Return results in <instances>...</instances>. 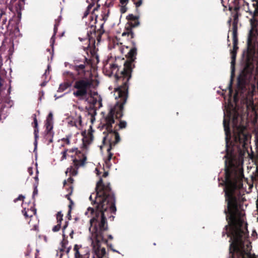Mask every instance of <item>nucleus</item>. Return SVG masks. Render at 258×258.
Here are the masks:
<instances>
[{"instance_id":"nucleus-1","label":"nucleus","mask_w":258,"mask_h":258,"mask_svg":"<svg viewBox=\"0 0 258 258\" xmlns=\"http://www.w3.org/2000/svg\"><path fill=\"white\" fill-rule=\"evenodd\" d=\"M89 199L96 204L95 210L89 207L85 213L88 217L92 216L90 220L89 239L94 253L93 258H103L106 250L100 244L101 242L106 241L104 232L108 228L107 218L110 217L111 214L116 211L115 198L110 184H103L101 179L97 183L95 192L92 193Z\"/></svg>"},{"instance_id":"nucleus-2","label":"nucleus","mask_w":258,"mask_h":258,"mask_svg":"<svg viewBox=\"0 0 258 258\" xmlns=\"http://www.w3.org/2000/svg\"><path fill=\"white\" fill-rule=\"evenodd\" d=\"M225 174L226 185L224 190L227 202L229 214L227 220L230 231L227 232L228 226H226V231L223 232V236L227 234V236L230 237V251L232 255L229 258H251L250 243L246 240L244 213L239 211L236 199L233 196L234 190L241 186V175L233 179L228 169L226 170Z\"/></svg>"},{"instance_id":"nucleus-3","label":"nucleus","mask_w":258,"mask_h":258,"mask_svg":"<svg viewBox=\"0 0 258 258\" xmlns=\"http://www.w3.org/2000/svg\"><path fill=\"white\" fill-rule=\"evenodd\" d=\"M110 73L114 74L118 82H121L122 86L115 88L114 95L116 102L125 104L127 97L128 84L127 83L131 77L132 62H126L124 64L123 69L119 73L118 66L115 63L110 64Z\"/></svg>"},{"instance_id":"nucleus-4","label":"nucleus","mask_w":258,"mask_h":258,"mask_svg":"<svg viewBox=\"0 0 258 258\" xmlns=\"http://www.w3.org/2000/svg\"><path fill=\"white\" fill-rule=\"evenodd\" d=\"M124 104L116 102L115 105L110 108L109 112L101 120L102 129H105L108 134L103 137V142H108L110 147L115 146L120 141V137L118 133L113 131L112 124L114 123V116L116 118H120L123 115V105Z\"/></svg>"},{"instance_id":"nucleus-5","label":"nucleus","mask_w":258,"mask_h":258,"mask_svg":"<svg viewBox=\"0 0 258 258\" xmlns=\"http://www.w3.org/2000/svg\"><path fill=\"white\" fill-rule=\"evenodd\" d=\"M92 82L88 79L77 80L74 85L73 95L89 104L101 105L102 99L97 92L92 91Z\"/></svg>"},{"instance_id":"nucleus-6","label":"nucleus","mask_w":258,"mask_h":258,"mask_svg":"<svg viewBox=\"0 0 258 258\" xmlns=\"http://www.w3.org/2000/svg\"><path fill=\"white\" fill-rule=\"evenodd\" d=\"M232 123L234 139L232 145L233 147H236L240 149L241 148L244 147L248 142L250 136L248 134L244 133L245 127L242 123L241 117L236 112H234L233 115Z\"/></svg>"},{"instance_id":"nucleus-7","label":"nucleus","mask_w":258,"mask_h":258,"mask_svg":"<svg viewBox=\"0 0 258 258\" xmlns=\"http://www.w3.org/2000/svg\"><path fill=\"white\" fill-rule=\"evenodd\" d=\"M79 154L80 155L78 156V158L75 157L73 159L74 165L67 168L66 171V174L70 173L71 175L75 176L78 174V169L84 165L86 157L81 153H79Z\"/></svg>"},{"instance_id":"nucleus-8","label":"nucleus","mask_w":258,"mask_h":258,"mask_svg":"<svg viewBox=\"0 0 258 258\" xmlns=\"http://www.w3.org/2000/svg\"><path fill=\"white\" fill-rule=\"evenodd\" d=\"M227 116L224 117V120H223V125L224 127V131L225 132V136H226V146H228V143L229 142V140L231 138L230 136V133L229 127V120H230V113L227 112Z\"/></svg>"},{"instance_id":"nucleus-9","label":"nucleus","mask_w":258,"mask_h":258,"mask_svg":"<svg viewBox=\"0 0 258 258\" xmlns=\"http://www.w3.org/2000/svg\"><path fill=\"white\" fill-rule=\"evenodd\" d=\"M74 258H83V256L88 253L85 248L81 245L76 244L74 247Z\"/></svg>"},{"instance_id":"nucleus-10","label":"nucleus","mask_w":258,"mask_h":258,"mask_svg":"<svg viewBox=\"0 0 258 258\" xmlns=\"http://www.w3.org/2000/svg\"><path fill=\"white\" fill-rule=\"evenodd\" d=\"M73 119L75 122V127L78 129H81L82 127V121L81 115L79 113H76L75 116H73Z\"/></svg>"},{"instance_id":"nucleus-11","label":"nucleus","mask_w":258,"mask_h":258,"mask_svg":"<svg viewBox=\"0 0 258 258\" xmlns=\"http://www.w3.org/2000/svg\"><path fill=\"white\" fill-rule=\"evenodd\" d=\"M22 213H23L25 218H30L36 214V210L34 208H31L30 209H28L26 210V209L24 208L22 210Z\"/></svg>"},{"instance_id":"nucleus-12","label":"nucleus","mask_w":258,"mask_h":258,"mask_svg":"<svg viewBox=\"0 0 258 258\" xmlns=\"http://www.w3.org/2000/svg\"><path fill=\"white\" fill-rule=\"evenodd\" d=\"M233 49H235L237 48V28L236 24H233Z\"/></svg>"},{"instance_id":"nucleus-13","label":"nucleus","mask_w":258,"mask_h":258,"mask_svg":"<svg viewBox=\"0 0 258 258\" xmlns=\"http://www.w3.org/2000/svg\"><path fill=\"white\" fill-rule=\"evenodd\" d=\"M93 135L91 133H88L86 136H84L83 138V144L84 147L86 148L87 146L93 141Z\"/></svg>"},{"instance_id":"nucleus-14","label":"nucleus","mask_w":258,"mask_h":258,"mask_svg":"<svg viewBox=\"0 0 258 258\" xmlns=\"http://www.w3.org/2000/svg\"><path fill=\"white\" fill-rule=\"evenodd\" d=\"M52 119L53 115L51 112H50L46 120L45 126L47 131H50L52 128Z\"/></svg>"},{"instance_id":"nucleus-15","label":"nucleus","mask_w":258,"mask_h":258,"mask_svg":"<svg viewBox=\"0 0 258 258\" xmlns=\"http://www.w3.org/2000/svg\"><path fill=\"white\" fill-rule=\"evenodd\" d=\"M236 50L233 49L231 51V77H232L234 72V65L235 62V58H236Z\"/></svg>"},{"instance_id":"nucleus-16","label":"nucleus","mask_w":258,"mask_h":258,"mask_svg":"<svg viewBox=\"0 0 258 258\" xmlns=\"http://www.w3.org/2000/svg\"><path fill=\"white\" fill-rule=\"evenodd\" d=\"M68 241L66 239H63L61 241V247L60 250L62 251L65 252L67 253H68L71 250V246H68Z\"/></svg>"},{"instance_id":"nucleus-17","label":"nucleus","mask_w":258,"mask_h":258,"mask_svg":"<svg viewBox=\"0 0 258 258\" xmlns=\"http://www.w3.org/2000/svg\"><path fill=\"white\" fill-rule=\"evenodd\" d=\"M60 21V17H59L57 20H56L55 24H54V33L53 36L51 37L50 39V43L51 45L53 46L54 41H55V35L56 33L57 30V27L59 25V21Z\"/></svg>"},{"instance_id":"nucleus-18","label":"nucleus","mask_w":258,"mask_h":258,"mask_svg":"<svg viewBox=\"0 0 258 258\" xmlns=\"http://www.w3.org/2000/svg\"><path fill=\"white\" fill-rule=\"evenodd\" d=\"M137 54V49L135 47L132 48L127 53L128 57L133 61Z\"/></svg>"},{"instance_id":"nucleus-19","label":"nucleus","mask_w":258,"mask_h":258,"mask_svg":"<svg viewBox=\"0 0 258 258\" xmlns=\"http://www.w3.org/2000/svg\"><path fill=\"white\" fill-rule=\"evenodd\" d=\"M111 147H109L107 149V152L108 153L107 158L105 160V163L106 164V166L108 167H109L110 166V161L112 158V154L110 152Z\"/></svg>"},{"instance_id":"nucleus-20","label":"nucleus","mask_w":258,"mask_h":258,"mask_svg":"<svg viewBox=\"0 0 258 258\" xmlns=\"http://www.w3.org/2000/svg\"><path fill=\"white\" fill-rule=\"evenodd\" d=\"M33 119H34V134L35 139L38 137V122L36 118V116L35 114L33 115Z\"/></svg>"},{"instance_id":"nucleus-21","label":"nucleus","mask_w":258,"mask_h":258,"mask_svg":"<svg viewBox=\"0 0 258 258\" xmlns=\"http://www.w3.org/2000/svg\"><path fill=\"white\" fill-rule=\"evenodd\" d=\"M252 27L251 29V30H250L249 33V36H248V40H247L248 45L251 44L252 43V41H253V35H254V33H253L254 28L252 25Z\"/></svg>"},{"instance_id":"nucleus-22","label":"nucleus","mask_w":258,"mask_h":258,"mask_svg":"<svg viewBox=\"0 0 258 258\" xmlns=\"http://www.w3.org/2000/svg\"><path fill=\"white\" fill-rule=\"evenodd\" d=\"M70 86V84L68 83H63L60 84L59 87L58 89V91L61 92L63 91L66 90L67 88H68Z\"/></svg>"},{"instance_id":"nucleus-23","label":"nucleus","mask_w":258,"mask_h":258,"mask_svg":"<svg viewBox=\"0 0 258 258\" xmlns=\"http://www.w3.org/2000/svg\"><path fill=\"white\" fill-rule=\"evenodd\" d=\"M68 188H69V190L70 191L69 192V194L66 195V197L70 201L71 204H73V201L70 197V196L72 194V191H73L72 185H69ZM69 207L70 209L71 208V205H69ZM70 212H71V209L69 211V213H70Z\"/></svg>"},{"instance_id":"nucleus-24","label":"nucleus","mask_w":258,"mask_h":258,"mask_svg":"<svg viewBox=\"0 0 258 258\" xmlns=\"http://www.w3.org/2000/svg\"><path fill=\"white\" fill-rule=\"evenodd\" d=\"M79 39L81 41L84 40L86 42V43L85 44L86 45L83 46V48L85 51L87 50L90 47V40L87 38H86L84 39H82V38H79Z\"/></svg>"},{"instance_id":"nucleus-25","label":"nucleus","mask_w":258,"mask_h":258,"mask_svg":"<svg viewBox=\"0 0 258 258\" xmlns=\"http://www.w3.org/2000/svg\"><path fill=\"white\" fill-rule=\"evenodd\" d=\"M17 4L18 6H16V10H21L23 7V5L24 4V0H19Z\"/></svg>"},{"instance_id":"nucleus-26","label":"nucleus","mask_w":258,"mask_h":258,"mask_svg":"<svg viewBox=\"0 0 258 258\" xmlns=\"http://www.w3.org/2000/svg\"><path fill=\"white\" fill-rule=\"evenodd\" d=\"M63 214L61 212H58L56 214L57 223L61 224L62 220Z\"/></svg>"},{"instance_id":"nucleus-27","label":"nucleus","mask_w":258,"mask_h":258,"mask_svg":"<svg viewBox=\"0 0 258 258\" xmlns=\"http://www.w3.org/2000/svg\"><path fill=\"white\" fill-rule=\"evenodd\" d=\"M68 124L72 126H75V122L73 119V116L68 118Z\"/></svg>"},{"instance_id":"nucleus-28","label":"nucleus","mask_w":258,"mask_h":258,"mask_svg":"<svg viewBox=\"0 0 258 258\" xmlns=\"http://www.w3.org/2000/svg\"><path fill=\"white\" fill-rule=\"evenodd\" d=\"M61 227V224L58 223L56 225L54 226L52 228V231L53 232H57L58 231Z\"/></svg>"},{"instance_id":"nucleus-29","label":"nucleus","mask_w":258,"mask_h":258,"mask_svg":"<svg viewBox=\"0 0 258 258\" xmlns=\"http://www.w3.org/2000/svg\"><path fill=\"white\" fill-rule=\"evenodd\" d=\"M126 125V123L124 121H120L119 124V128H125Z\"/></svg>"},{"instance_id":"nucleus-30","label":"nucleus","mask_w":258,"mask_h":258,"mask_svg":"<svg viewBox=\"0 0 258 258\" xmlns=\"http://www.w3.org/2000/svg\"><path fill=\"white\" fill-rule=\"evenodd\" d=\"M131 35L132 36V37H133V33L131 31H128L127 32H124L122 33V36H125L126 35Z\"/></svg>"},{"instance_id":"nucleus-31","label":"nucleus","mask_w":258,"mask_h":258,"mask_svg":"<svg viewBox=\"0 0 258 258\" xmlns=\"http://www.w3.org/2000/svg\"><path fill=\"white\" fill-rule=\"evenodd\" d=\"M85 66L84 64H81L78 65V66H76L75 67L76 70L77 71H78L79 70H83L85 68Z\"/></svg>"},{"instance_id":"nucleus-32","label":"nucleus","mask_w":258,"mask_h":258,"mask_svg":"<svg viewBox=\"0 0 258 258\" xmlns=\"http://www.w3.org/2000/svg\"><path fill=\"white\" fill-rule=\"evenodd\" d=\"M73 181V179L72 177H69L67 181H66V180L64 181L63 185H64V186H66L67 182H70V183H72Z\"/></svg>"},{"instance_id":"nucleus-33","label":"nucleus","mask_w":258,"mask_h":258,"mask_svg":"<svg viewBox=\"0 0 258 258\" xmlns=\"http://www.w3.org/2000/svg\"><path fill=\"white\" fill-rule=\"evenodd\" d=\"M67 151H64L63 152H62V156L61 157V160H63L64 159H66L67 158Z\"/></svg>"},{"instance_id":"nucleus-34","label":"nucleus","mask_w":258,"mask_h":258,"mask_svg":"<svg viewBox=\"0 0 258 258\" xmlns=\"http://www.w3.org/2000/svg\"><path fill=\"white\" fill-rule=\"evenodd\" d=\"M38 190L37 189V185H35V188L33 193V196L34 197L35 195H37Z\"/></svg>"},{"instance_id":"nucleus-35","label":"nucleus","mask_w":258,"mask_h":258,"mask_svg":"<svg viewBox=\"0 0 258 258\" xmlns=\"http://www.w3.org/2000/svg\"><path fill=\"white\" fill-rule=\"evenodd\" d=\"M126 8L125 7V6L122 5V7L120 9V11L122 13H124L126 12Z\"/></svg>"},{"instance_id":"nucleus-36","label":"nucleus","mask_w":258,"mask_h":258,"mask_svg":"<svg viewBox=\"0 0 258 258\" xmlns=\"http://www.w3.org/2000/svg\"><path fill=\"white\" fill-rule=\"evenodd\" d=\"M128 0H120V3L122 5H126Z\"/></svg>"},{"instance_id":"nucleus-37","label":"nucleus","mask_w":258,"mask_h":258,"mask_svg":"<svg viewBox=\"0 0 258 258\" xmlns=\"http://www.w3.org/2000/svg\"><path fill=\"white\" fill-rule=\"evenodd\" d=\"M24 199V196H23L22 195H20L17 199H16L14 200V202H16L18 200H23Z\"/></svg>"},{"instance_id":"nucleus-38","label":"nucleus","mask_w":258,"mask_h":258,"mask_svg":"<svg viewBox=\"0 0 258 258\" xmlns=\"http://www.w3.org/2000/svg\"><path fill=\"white\" fill-rule=\"evenodd\" d=\"M28 172L30 175H32L33 174V168L32 167H29L28 168Z\"/></svg>"},{"instance_id":"nucleus-39","label":"nucleus","mask_w":258,"mask_h":258,"mask_svg":"<svg viewBox=\"0 0 258 258\" xmlns=\"http://www.w3.org/2000/svg\"><path fill=\"white\" fill-rule=\"evenodd\" d=\"M142 3V0H140L139 2L136 3V6L137 7H140Z\"/></svg>"},{"instance_id":"nucleus-40","label":"nucleus","mask_w":258,"mask_h":258,"mask_svg":"<svg viewBox=\"0 0 258 258\" xmlns=\"http://www.w3.org/2000/svg\"><path fill=\"white\" fill-rule=\"evenodd\" d=\"M63 140L67 144H70V141L69 138H67L66 139H63Z\"/></svg>"},{"instance_id":"nucleus-41","label":"nucleus","mask_w":258,"mask_h":258,"mask_svg":"<svg viewBox=\"0 0 258 258\" xmlns=\"http://www.w3.org/2000/svg\"><path fill=\"white\" fill-rule=\"evenodd\" d=\"M90 120H91V122L93 123V122L95 121V118L94 117V115H93L92 114L91 115V118H90Z\"/></svg>"},{"instance_id":"nucleus-42","label":"nucleus","mask_w":258,"mask_h":258,"mask_svg":"<svg viewBox=\"0 0 258 258\" xmlns=\"http://www.w3.org/2000/svg\"><path fill=\"white\" fill-rule=\"evenodd\" d=\"M49 66H48V68H47V70H46L45 71V73H44V75H43V76H46L47 73H49Z\"/></svg>"},{"instance_id":"nucleus-43","label":"nucleus","mask_w":258,"mask_h":258,"mask_svg":"<svg viewBox=\"0 0 258 258\" xmlns=\"http://www.w3.org/2000/svg\"><path fill=\"white\" fill-rule=\"evenodd\" d=\"M129 17H130V19L132 20H135L136 19V17L134 16L133 15H130Z\"/></svg>"},{"instance_id":"nucleus-44","label":"nucleus","mask_w":258,"mask_h":258,"mask_svg":"<svg viewBox=\"0 0 258 258\" xmlns=\"http://www.w3.org/2000/svg\"><path fill=\"white\" fill-rule=\"evenodd\" d=\"M47 81H44L43 83L41 84V86L42 87L45 86L47 83Z\"/></svg>"},{"instance_id":"nucleus-45","label":"nucleus","mask_w":258,"mask_h":258,"mask_svg":"<svg viewBox=\"0 0 258 258\" xmlns=\"http://www.w3.org/2000/svg\"><path fill=\"white\" fill-rule=\"evenodd\" d=\"M67 226H68V223L66 222V224L63 226V228H62L63 232L64 231V229L67 228Z\"/></svg>"},{"instance_id":"nucleus-46","label":"nucleus","mask_w":258,"mask_h":258,"mask_svg":"<svg viewBox=\"0 0 258 258\" xmlns=\"http://www.w3.org/2000/svg\"><path fill=\"white\" fill-rule=\"evenodd\" d=\"M108 14V12H107V14L106 16H105L104 17H103V19L104 21H106L107 19Z\"/></svg>"},{"instance_id":"nucleus-47","label":"nucleus","mask_w":258,"mask_h":258,"mask_svg":"<svg viewBox=\"0 0 258 258\" xmlns=\"http://www.w3.org/2000/svg\"><path fill=\"white\" fill-rule=\"evenodd\" d=\"M248 105L251 106V107H252L253 101L252 100H249V102Z\"/></svg>"},{"instance_id":"nucleus-48","label":"nucleus","mask_w":258,"mask_h":258,"mask_svg":"<svg viewBox=\"0 0 258 258\" xmlns=\"http://www.w3.org/2000/svg\"><path fill=\"white\" fill-rule=\"evenodd\" d=\"M34 178H35V179L36 181L37 182H38V175H36L35 176V177H34Z\"/></svg>"},{"instance_id":"nucleus-49","label":"nucleus","mask_w":258,"mask_h":258,"mask_svg":"<svg viewBox=\"0 0 258 258\" xmlns=\"http://www.w3.org/2000/svg\"><path fill=\"white\" fill-rule=\"evenodd\" d=\"M3 14V13L1 12L0 14V17H1L2 16Z\"/></svg>"},{"instance_id":"nucleus-50","label":"nucleus","mask_w":258,"mask_h":258,"mask_svg":"<svg viewBox=\"0 0 258 258\" xmlns=\"http://www.w3.org/2000/svg\"><path fill=\"white\" fill-rule=\"evenodd\" d=\"M109 238L110 239H112V236L111 235H109Z\"/></svg>"},{"instance_id":"nucleus-51","label":"nucleus","mask_w":258,"mask_h":258,"mask_svg":"<svg viewBox=\"0 0 258 258\" xmlns=\"http://www.w3.org/2000/svg\"><path fill=\"white\" fill-rule=\"evenodd\" d=\"M107 173H106H106H104V176H107Z\"/></svg>"},{"instance_id":"nucleus-52","label":"nucleus","mask_w":258,"mask_h":258,"mask_svg":"<svg viewBox=\"0 0 258 258\" xmlns=\"http://www.w3.org/2000/svg\"><path fill=\"white\" fill-rule=\"evenodd\" d=\"M73 231L72 232V233L70 234V235H71L72 234H73Z\"/></svg>"},{"instance_id":"nucleus-53","label":"nucleus","mask_w":258,"mask_h":258,"mask_svg":"<svg viewBox=\"0 0 258 258\" xmlns=\"http://www.w3.org/2000/svg\"><path fill=\"white\" fill-rule=\"evenodd\" d=\"M36 173L37 174L38 173V171L37 170H36Z\"/></svg>"},{"instance_id":"nucleus-54","label":"nucleus","mask_w":258,"mask_h":258,"mask_svg":"<svg viewBox=\"0 0 258 258\" xmlns=\"http://www.w3.org/2000/svg\"><path fill=\"white\" fill-rule=\"evenodd\" d=\"M14 0H11V2H13Z\"/></svg>"},{"instance_id":"nucleus-55","label":"nucleus","mask_w":258,"mask_h":258,"mask_svg":"<svg viewBox=\"0 0 258 258\" xmlns=\"http://www.w3.org/2000/svg\"><path fill=\"white\" fill-rule=\"evenodd\" d=\"M227 157V155H225V156H224V157Z\"/></svg>"}]
</instances>
